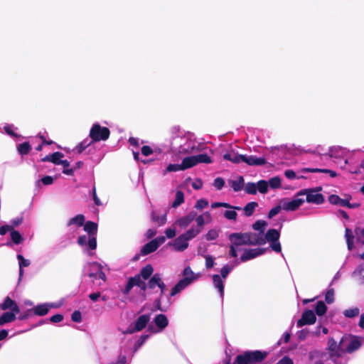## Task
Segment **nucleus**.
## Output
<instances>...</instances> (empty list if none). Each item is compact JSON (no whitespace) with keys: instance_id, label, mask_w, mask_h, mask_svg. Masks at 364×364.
Wrapping results in <instances>:
<instances>
[{"instance_id":"aec40b11","label":"nucleus","mask_w":364,"mask_h":364,"mask_svg":"<svg viewBox=\"0 0 364 364\" xmlns=\"http://www.w3.org/2000/svg\"><path fill=\"white\" fill-rule=\"evenodd\" d=\"M14 311H6L0 316V326H4L6 323L13 322L16 318V314Z\"/></svg>"},{"instance_id":"8fccbe9b","label":"nucleus","mask_w":364,"mask_h":364,"mask_svg":"<svg viewBox=\"0 0 364 364\" xmlns=\"http://www.w3.org/2000/svg\"><path fill=\"white\" fill-rule=\"evenodd\" d=\"M224 217L228 220L235 221L237 220V213L236 211L232 210H225L224 213Z\"/></svg>"},{"instance_id":"c03bdc74","label":"nucleus","mask_w":364,"mask_h":364,"mask_svg":"<svg viewBox=\"0 0 364 364\" xmlns=\"http://www.w3.org/2000/svg\"><path fill=\"white\" fill-rule=\"evenodd\" d=\"M64 154L59 151H55L50 154L51 162L55 165H60V161H62V158H63Z\"/></svg>"},{"instance_id":"dca6fc26","label":"nucleus","mask_w":364,"mask_h":364,"mask_svg":"<svg viewBox=\"0 0 364 364\" xmlns=\"http://www.w3.org/2000/svg\"><path fill=\"white\" fill-rule=\"evenodd\" d=\"M242 162H245L249 166H263L267 163L265 158L257 157L256 156H245L242 155Z\"/></svg>"},{"instance_id":"c756f323","label":"nucleus","mask_w":364,"mask_h":364,"mask_svg":"<svg viewBox=\"0 0 364 364\" xmlns=\"http://www.w3.org/2000/svg\"><path fill=\"white\" fill-rule=\"evenodd\" d=\"M213 282L215 287L218 289V291L221 296L224 294V284L221 277L218 274H214L213 276Z\"/></svg>"},{"instance_id":"a211bd4d","label":"nucleus","mask_w":364,"mask_h":364,"mask_svg":"<svg viewBox=\"0 0 364 364\" xmlns=\"http://www.w3.org/2000/svg\"><path fill=\"white\" fill-rule=\"evenodd\" d=\"M154 267L151 264H146L145 267H142L139 274H135L134 276H138L139 279L146 281L149 279L154 274Z\"/></svg>"},{"instance_id":"bf43d9fd","label":"nucleus","mask_w":364,"mask_h":364,"mask_svg":"<svg viewBox=\"0 0 364 364\" xmlns=\"http://www.w3.org/2000/svg\"><path fill=\"white\" fill-rule=\"evenodd\" d=\"M71 319L74 322L80 323L82 321V314L80 311H75L71 315Z\"/></svg>"},{"instance_id":"a878e982","label":"nucleus","mask_w":364,"mask_h":364,"mask_svg":"<svg viewBox=\"0 0 364 364\" xmlns=\"http://www.w3.org/2000/svg\"><path fill=\"white\" fill-rule=\"evenodd\" d=\"M196 165L197 164L194 156H187L182 160L181 164V168L182 171H183L187 168H192Z\"/></svg>"},{"instance_id":"6ab92c4d","label":"nucleus","mask_w":364,"mask_h":364,"mask_svg":"<svg viewBox=\"0 0 364 364\" xmlns=\"http://www.w3.org/2000/svg\"><path fill=\"white\" fill-rule=\"evenodd\" d=\"M154 321L159 331L165 329L168 325V320L166 316L163 314L156 315L154 319Z\"/></svg>"},{"instance_id":"20e7f679","label":"nucleus","mask_w":364,"mask_h":364,"mask_svg":"<svg viewBox=\"0 0 364 364\" xmlns=\"http://www.w3.org/2000/svg\"><path fill=\"white\" fill-rule=\"evenodd\" d=\"M341 344L344 353H352L360 348L362 342L360 337L348 335L341 338Z\"/></svg>"},{"instance_id":"f704fd0d","label":"nucleus","mask_w":364,"mask_h":364,"mask_svg":"<svg viewBox=\"0 0 364 364\" xmlns=\"http://www.w3.org/2000/svg\"><path fill=\"white\" fill-rule=\"evenodd\" d=\"M345 237L346 238L348 249L349 250H352L353 248L354 235H353L351 230L349 228H346Z\"/></svg>"},{"instance_id":"f3484780","label":"nucleus","mask_w":364,"mask_h":364,"mask_svg":"<svg viewBox=\"0 0 364 364\" xmlns=\"http://www.w3.org/2000/svg\"><path fill=\"white\" fill-rule=\"evenodd\" d=\"M172 246L174 250L183 252L188 248V242L187 239L184 237L183 235H181L174 240Z\"/></svg>"},{"instance_id":"13d9d810","label":"nucleus","mask_w":364,"mask_h":364,"mask_svg":"<svg viewBox=\"0 0 364 364\" xmlns=\"http://www.w3.org/2000/svg\"><path fill=\"white\" fill-rule=\"evenodd\" d=\"M17 259H18V262H19V267L23 268V267H28L30 265L29 260L25 259L23 255H18Z\"/></svg>"},{"instance_id":"1a4fd4ad","label":"nucleus","mask_w":364,"mask_h":364,"mask_svg":"<svg viewBox=\"0 0 364 364\" xmlns=\"http://www.w3.org/2000/svg\"><path fill=\"white\" fill-rule=\"evenodd\" d=\"M299 196L296 194L291 200H288L287 199L282 200L280 203L282 205V209L287 211H294L297 210L304 202V199L299 198Z\"/></svg>"},{"instance_id":"2f4dec72","label":"nucleus","mask_w":364,"mask_h":364,"mask_svg":"<svg viewBox=\"0 0 364 364\" xmlns=\"http://www.w3.org/2000/svg\"><path fill=\"white\" fill-rule=\"evenodd\" d=\"M161 274L159 273L154 274L149 279H148L147 286L148 289H154L158 286L160 281Z\"/></svg>"},{"instance_id":"e2e57ef3","label":"nucleus","mask_w":364,"mask_h":364,"mask_svg":"<svg viewBox=\"0 0 364 364\" xmlns=\"http://www.w3.org/2000/svg\"><path fill=\"white\" fill-rule=\"evenodd\" d=\"M49 320L52 323H59L63 320V316L62 314H57L51 316Z\"/></svg>"},{"instance_id":"a18cd8bd","label":"nucleus","mask_w":364,"mask_h":364,"mask_svg":"<svg viewBox=\"0 0 364 364\" xmlns=\"http://www.w3.org/2000/svg\"><path fill=\"white\" fill-rule=\"evenodd\" d=\"M245 191L248 194L255 195L257 193V185L255 183H247L245 187Z\"/></svg>"},{"instance_id":"0e129e2a","label":"nucleus","mask_w":364,"mask_h":364,"mask_svg":"<svg viewBox=\"0 0 364 364\" xmlns=\"http://www.w3.org/2000/svg\"><path fill=\"white\" fill-rule=\"evenodd\" d=\"M152 153H153V150L149 146L145 145L141 147V154L144 156H148L150 154H151Z\"/></svg>"},{"instance_id":"9b49d317","label":"nucleus","mask_w":364,"mask_h":364,"mask_svg":"<svg viewBox=\"0 0 364 364\" xmlns=\"http://www.w3.org/2000/svg\"><path fill=\"white\" fill-rule=\"evenodd\" d=\"M150 320L149 314H143L140 316L135 321L133 328H128L126 331L127 333H134L142 331L147 325Z\"/></svg>"},{"instance_id":"f257e3e1","label":"nucleus","mask_w":364,"mask_h":364,"mask_svg":"<svg viewBox=\"0 0 364 364\" xmlns=\"http://www.w3.org/2000/svg\"><path fill=\"white\" fill-rule=\"evenodd\" d=\"M269 355V352L259 350H247L236 356L233 364H258Z\"/></svg>"},{"instance_id":"5fc2aeb1","label":"nucleus","mask_w":364,"mask_h":364,"mask_svg":"<svg viewBox=\"0 0 364 364\" xmlns=\"http://www.w3.org/2000/svg\"><path fill=\"white\" fill-rule=\"evenodd\" d=\"M218 237V232L214 229L210 230L205 235V239L208 241L215 240Z\"/></svg>"},{"instance_id":"a19ab883","label":"nucleus","mask_w":364,"mask_h":364,"mask_svg":"<svg viewBox=\"0 0 364 364\" xmlns=\"http://www.w3.org/2000/svg\"><path fill=\"white\" fill-rule=\"evenodd\" d=\"M60 165L63 166V173L68 176H73L74 171L73 168H70V162L68 160H62Z\"/></svg>"},{"instance_id":"412c9836","label":"nucleus","mask_w":364,"mask_h":364,"mask_svg":"<svg viewBox=\"0 0 364 364\" xmlns=\"http://www.w3.org/2000/svg\"><path fill=\"white\" fill-rule=\"evenodd\" d=\"M223 159L237 164L242 161V154H238L234 151H231L230 152L225 153L223 155Z\"/></svg>"},{"instance_id":"58836bf2","label":"nucleus","mask_w":364,"mask_h":364,"mask_svg":"<svg viewBox=\"0 0 364 364\" xmlns=\"http://www.w3.org/2000/svg\"><path fill=\"white\" fill-rule=\"evenodd\" d=\"M326 311L327 306L325 303L322 301H318L315 308L316 314L321 316L324 315L326 313Z\"/></svg>"},{"instance_id":"3c124183","label":"nucleus","mask_w":364,"mask_h":364,"mask_svg":"<svg viewBox=\"0 0 364 364\" xmlns=\"http://www.w3.org/2000/svg\"><path fill=\"white\" fill-rule=\"evenodd\" d=\"M282 209V205L280 203V205H277L272 208L269 213H268V218L271 219L275 215H277Z\"/></svg>"},{"instance_id":"79ce46f5","label":"nucleus","mask_w":364,"mask_h":364,"mask_svg":"<svg viewBox=\"0 0 364 364\" xmlns=\"http://www.w3.org/2000/svg\"><path fill=\"white\" fill-rule=\"evenodd\" d=\"M360 310L358 308H353V309H346L343 311V315L347 318H354L359 315Z\"/></svg>"},{"instance_id":"09e8293b","label":"nucleus","mask_w":364,"mask_h":364,"mask_svg":"<svg viewBox=\"0 0 364 364\" xmlns=\"http://www.w3.org/2000/svg\"><path fill=\"white\" fill-rule=\"evenodd\" d=\"M325 301L328 304H332L334 301V290L329 289L326 291L325 294Z\"/></svg>"},{"instance_id":"37998d69","label":"nucleus","mask_w":364,"mask_h":364,"mask_svg":"<svg viewBox=\"0 0 364 364\" xmlns=\"http://www.w3.org/2000/svg\"><path fill=\"white\" fill-rule=\"evenodd\" d=\"M257 190L261 193H266L268 191V182L264 180H260L257 182Z\"/></svg>"},{"instance_id":"ddd939ff","label":"nucleus","mask_w":364,"mask_h":364,"mask_svg":"<svg viewBox=\"0 0 364 364\" xmlns=\"http://www.w3.org/2000/svg\"><path fill=\"white\" fill-rule=\"evenodd\" d=\"M266 252V248H255L245 250L243 254L240 256L241 262H246L254 259L258 256L263 255Z\"/></svg>"},{"instance_id":"4c0bfd02","label":"nucleus","mask_w":364,"mask_h":364,"mask_svg":"<svg viewBox=\"0 0 364 364\" xmlns=\"http://www.w3.org/2000/svg\"><path fill=\"white\" fill-rule=\"evenodd\" d=\"M200 232H201V228H191L182 235L188 241V240L194 238Z\"/></svg>"},{"instance_id":"39448f33","label":"nucleus","mask_w":364,"mask_h":364,"mask_svg":"<svg viewBox=\"0 0 364 364\" xmlns=\"http://www.w3.org/2000/svg\"><path fill=\"white\" fill-rule=\"evenodd\" d=\"M110 135L109 129L106 127H102L100 124L95 123L92 125L90 131V137L92 142L100 141H106Z\"/></svg>"},{"instance_id":"338daca9","label":"nucleus","mask_w":364,"mask_h":364,"mask_svg":"<svg viewBox=\"0 0 364 364\" xmlns=\"http://www.w3.org/2000/svg\"><path fill=\"white\" fill-rule=\"evenodd\" d=\"M277 364H294V362L289 356H284Z\"/></svg>"},{"instance_id":"473e14b6","label":"nucleus","mask_w":364,"mask_h":364,"mask_svg":"<svg viewBox=\"0 0 364 364\" xmlns=\"http://www.w3.org/2000/svg\"><path fill=\"white\" fill-rule=\"evenodd\" d=\"M17 150L21 156L27 155L31 150V146L28 141H25L18 145Z\"/></svg>"},{"instance_id":"4468645a","label":"nucleus","mask_w":364,"mask_h":364,"mask_svg":"<svg viewBox=\"0 0 364 364\" xmlns=\"http://www.w3.org/2000/svg\"><path fill=\"white\" fill-rule=\"evenodd\" d=\"M0 309L3 311H6L9 309L10 311L20 313V308L17 305L16 302L12 299H11L9 296H6L4 299L3 303L0 304Z\"/></svg>"},{"instance_id":"7ed1b4c3","label":"nucleus","mask_w":364,"mask_h":364,"mask_svg":"<svg viewBox=\"0 0 364 364\" xmlns=\"http://www.w3.org/2000/svg\"><path fill=\"white\" fill-rule=\"evenodd\" d=\"M280 237V232L276 229H269L264 237L257 234V239L258 241H262V243H257L258 245H264L267 242L270 243L271 249L279 253L282 251L281 244L279 241Z\"/></svg>"},{"instance_id":"0eeeda50","label":"nucleus","mask_w":364,"mask_h":364,"mask_svg":"<svg viewBox=\"0 0 364 364\" xmlns=\"http://www.w3.org/2000/svg\"><path fill=\"white\" fill-rule=\"evenodd\" d=\"M138 287L142 291L141 296L144 299H146V291L148 289L147 283L144 280L139 279L138 276H134L128 279L127 283L124 289L122 290V294L127 295L130 293L132 289L134 287Z\"/></svg>"},{"instance_id":"423d86ee","label":"nucleus","mask_w":364,"mask_h":364,"mask_svg":"<svg viewBox=\"0 0 364 364\" xmlns=\"http://www.w3.org/2000/svg\"><path fill=\"white\" fill-rule=\"evenodd\" d=\"M322 188L317 187L316 189L308 188L300 191L297 196H306V200L309 203L316 205L322 204L324 202V197L321 193H317L321 191Z\"/></svg>"},{"instance_id":"cd10ccee","label":"nucleus","mask_w":364,"mask_h":364,"mask_svg":"<svg viewBox=\"0 0 364 364\" xmlns=\"http://www.w3.org/2000/svg\"><path fill=\"white\" fill-rule=\"evenodd\" d=\"M183 278L182 279H186L188 281L186 282L188 285H190L196 279L194 272L189 266L184 268L183 271Z\"/></svg>"},{"instance_id":"b1692460","label":"nucleus","mask_w":364,"mask_h":364,"mask_svg":"<svg viewBox=\"0 0 364 364\" xmlns=\"http://www.w3.org/2000/svg\"><path fill=\"white\" fill-rule=\"evenodd\" d=\"M186 282H188L186 279L179 280L176 283V284L171 289L170 296H173L176 295L177 294L183 291L184 289H186L188 286H189Z\"/></svg>"},{"instance_id":"49530a36","label":"nucleus","mask_w":364,"mask_h":364,"mask_svg":"<svg viewBox=\"0 0 364 364\" xmlns=\"http://www.w3.org/2000/svg\"><path fill=\"white\" fill-rule=\"evenodd\" d=\"M268 184L272 188H278L281 186V179L278 176H274L269 179Z\"/></svg>"},{"instance_id":"393cba45","label":"nucleus","mask_w":364,"mask_h":364,"mask_svg":"<svg viewBox=\"0 0 364 364\" xmlns=\"http://www.w3.org/2000/svg\"><path fill=\"white\" fill-rule=\"evenodd\" d=\"M33 314L36 316H43L49 311V306L47 304H39L32 309Z\"/></svg>"},{"instance_id":"680f3d73","label":"nucleus","mask_w":364,"mask_h":364,"mask_svg":"<svg viewBox=\"0 0 364 364\" xmlns=\"http://www.w3.org/2000/svg\"><path fill=\"white\" fill-rule=\"evenodd\" d=\"M230 270L231 268L228 264L224 265L220 270L222 278L225 279L230 273Z\"/></svg>"},{"instance_id":"f8f14e48","label":"nucleus","mask_w":364,"mask_h":364,"mask_svg":"<svg viewBox=\"0 0 364 364\" xmlns=\"http://www.w3.org/2000/svg\"><path fill=\"white\" fill-rule=\"evenodd\" d=\"M328 350L331 358H340L342 353H344V349L341 344V341L337 344V342L333 338H330L328 341Z\"/></svg>"},{"instance_id":"ea45409f","label":"nucleus","mask_w":364,"mask_h":364,"mask_svg":"<svg viewBox=\"0 0 364 364\" xmlns=\"http://www.w3.org/2000/svg\"><path fill=\"white\" fill-rule=\"evenodd\" d=\"M267 223L266 221L262 220H257L253 225L252 228L255 230H257L260 232V235L263 234L264 231V228L267 226Z\"/></svg>"},{"instance_id":"bb28decb","label":"nucleus","mask_w":364,"mask_h":364,"mask_svg":"<svg viewBox=\"0 0 364 364\" xmlns=\"http://www.w3.org/2000/svg\"><path fill=\"white\" fill-rule=\"evenodd\" d=\"M85 221V218L82 214H78L75 217L70 218L67 223L68 226H71L73 225H75L77 227H81L84 225Z\"/></svg>"},{"instance_id":"603ef678","label":"nucleus","mask_w":364,"mask_h":364,"mask_svg":"<svg viewBox=\"0 0 364 364\" xmlns=\"http://www.w3.org/2000/svg\"><path fill=\"white\" fill-rule=\"evenodd\" d=\"M208 205V201L206 199L201 198L196 201L194 207L196 209L201 210L206 208Z\"/></svg>"},{"instance_id":"c85d7f7f","label":"nucleus","mask_w":364,"mask_h":364,"mask_svg":"<svg viewBox=\"0 0 364 364\" xmlns=\"http://www.w3.org/2000/svg\"><path fill=\"white\" fill-rule=\"evenodd\" d=\"M258 203L255 201H252L245 205L243 208V210L245 213V215L247 217H250L253 215L256 208L258 207Z\"/></svg>"},{"instance_id":"9d476101","label":"nucleus","mask_w":364,"mask_h":364,"mask_svg":"<svg viewBox=\"0 0 364 364\" xmlns=\"http://www.w3.org/2000/svg\"><path fill=\"white\" fill-rule=\"evenodd\" d=\"M316 321L315 313L312 310H305L300 319L296 322V326L301 328L305 325L314 324Z\"/></svg>"},{"instance_id":"864d4df0","label":"nucleus","mask_w":364,"mask_h":364,"mask_svg":"<svg viewBox=\"0 0 364 364\" xmlns=\"http://www.w3.org/2000/svg\"><path fill=\"white\" fill-rule=\"evenodd\" d=\"M92 143V141L90 142H87V140L80 142L77 146V152L79 154H82Z\"/></svg>"},{"instance_id":"f03ea898","label":"nucleus","mask_w":364,"mask_h":364,"mask_svg":"<svg viewBox=\"0 0 364 364\" xmlns=\"http://www.w3.org/2000/svg\"><path fill=\"white\" fill-rule=\"evenodd\" d=\"M229 240L237 247L241 245H258L257 243H262L258 241L257 234L254 232H234L228 236Z\"/></svg>"},{"instance_id":"774afa93","label":"nucleus","mask_w":364,"mask_h":364,"mask_svg":"<svg viewBox=\"0 0 364 364\" xmlns=\"http://www.w3.org/2000/svg\"><path fill=\"white\" fill-rule=\"evenodd\" d=\"M357 272L359 274V275L361 277L362 283L364 284V264H360L357 268Z\"/></svg>"},{"instance_id":"69168bd1","label":"nucleus","mask_w":364,"mask_h":364,"mask_svg":"<svg viewBox=\"0 0 364 364\" xmlns=\"http://www.w3.org/2000/svg\"><path fill=\"white\" fill-rule=\"evenodd\" d=\"M13 228H14V226H9V225H2L0 228V235H4L6 234L7 232H11V231L12 230Z\"/></svg>"},{"instance_id":"c9c22d12","label":"nucleus","mask_w":364,"mask_h":364,"mask_svg":"<svg viewBox=\"0 0 364 364\" xmlns=\"http://www.w3.org/2000/svg\"><path fill=\"white\" fill-rule=\"evenodd\" d=\"M196 164L204 163V164H210L212 163L211 158L206 154H200L198 155H194Z\"/></svg>"},{"instance_id":"de8ad7c7","label":"nucleus","mask_w":364,"mask_h":364,"mask_svg":"<svg viewBox=\"0 0 364 364\" xmlns=\"http://www.w3.org/2000/svg\"><path fill=\"white\" fill-rule=\"evenodd\" d=\"M176 223L181 228H186L189 225L191 221L186 215H185L179 218Z\"/></svg>"},{"instance_id":"4be33fe9","label":"nucleus","mask_w":364,"mask_h":364,"mask_svg":"<svg viewBox=\"0 0 364 364\" xmlns=\"http://www.w3.org/2000/svg\"><path fill=\"white\" fill-rule=\"evenodd\" d=\"M158 249L157 243L155 240H151L145 244L141 250V255H147L155 252Z\"/></svg>"},{"instance_id":"e433bc0d","label":"nucleus","mask_w":364,"mask_h":364,"mask_svg":"<svg viewBox=\"0 0 364 364\" xmlns=\"http://www.w3.org/2000/svg\"><path fill=\"white\" fill-rule=\"evenodd\" d=\"M184 202V194L181 191H177L175 200L172 203L173 208H177Z\"/></svg>"},{"instance_id":"052dcab7","label":"nucleus","mask_w":364,"mask_h":364,"mask_svg":"<svg viewBox=\"0 0 364 364\" xmlns=\"http://www.w3.org/2000/svg\"><path fill=\"white\" fill-rule=\"evenodd\" d=\"M149 338V335H141L135 343V348L141 347L146 339Z\"/></svg>"},{"instance_id":"5701e85b","label":"nucleus","mask_w":364,"mask_h":364,"mask_svg":"<svg viewBox=\"0 0 364 364\" xmlns=\"http://www.w3.org/2000/svg\"><path fill=\"white\" fill-rule=\"evenodd\" d=\"M228 183L235 192H238L243 188L245 181L242 176H240L237 180H230Z\"/></svg>"},{"instance_id":"2eb2a0df","label":"nucleus","mask_w":364,"mask_h":364,"mask_svg":"<svg viewBox=\"0 0 364 364\" xmlns=\"http://www.w3.org/2000/svg\"><path fill=\"white\" fill-rule=\"evenodd\" d=\"M350 195L346 196V198H341L339 196L331 194L328 196V201L332 205H339L341 207H347L348 202L351 200Z\"/></svg>"},{"instance_id":"4d7b16f0","label":"nucleus","mask_w":364,"mask_h":364,"mask_svg":"<svg viewBox=\"0 0 364 364\" xmlns=\"http://www.w3.org/2000/svg\"><path fill=\"white\" fill-rule=\"evenodd\" d=\"M54 181V178L50 176H43L41 181H37V184H39L40 182H42V183L45 186H49L51 185Z\"/></svg>"},{"instance_id":"72a5a7b5","label":"nucleus","mask_w":364,"mask_h":364,"mask_svg":"<svg viewBox=\"0 0 364 364\" xmlns=\"http://www.w3.org/2000/svg\"><path fill=\"white\" fill-rule=\"evenodd\" d=\"M10 235H11L12 242L15 245H19V244L22 243L23 241V238L22 237V235H21V233L18 230H14V228L11 231Z\"/></svg>"},{"instance_id":"6e6552de","label":"nucleus","mask_w":364,"mask_h":364,"mask_svg":"<svg viewBox=\"0 0 364 364\" xmlns=\"http://www.w3.org/2000/svg\"><path fill=\"white\" fill-rule=\"evenodd\" d=\"M84 225V230L88 234L87 247L89 250H94L97 248V224L92 221H87Z\"/></svg>"},{"instance_id":"7c9ffc66","label":"nucleus","mask_w":364,"mask_h":364,"mask_svg":"<svg viewBox=\"0 0 364 364\" xmlns=\"http://www.w3.org/2000/svg\"><path fill=\"white\" fill-rule=\"evenodd\" d=\"M151 218L154 223H157L159 226L164 225L167 220L166 213L162 215L161 216H159L156 215L155 211L151 212Z\"/></svg>"},{"instance_id":"6e6d98bb","label":"nucleus","mask_w":364,"mask_h":364,"mask_svg":"<svg viewBox=\"0 0 364 364\" xmlns=\"http://www.w3.org/2000/svg\"><path fill=\"white\" fill-rule=\"evenodd\" d=\"M225 185V181L221 177H218L214 180L213 186L218 191H220Z\"/></svg>"}]
</instances>
